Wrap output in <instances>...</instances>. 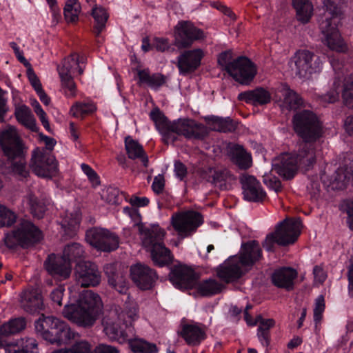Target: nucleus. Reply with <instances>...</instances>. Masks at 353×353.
I'll return each mask as SVG.
<instances>
[{
    "label": "nucleus",
    "mask_w": 353,
    "mask_h": 353,
    "mask_svg": "<svg viewBox=\"0 0 353 353\" xmlns=\"http://www.w3.org/2000/svg\"><path fill=\"white\" fill-rule=\"evenodd\" d=\"M70 300L62 314L65 318L81 327L92 326L102 312L101 297L91 290L77 291V287L69 288Z\"/></svg>",
    "instance_id": "f257e3e1"
},
{
    "label": "nucleus",
    "mask_w": 353,
    "mask_h": 353,
    "mask_svg": "<svg viewBox=\"0 0 353 353\" xmlns=\"http://www.w3.org/2000/svg\"><path fill=\"white\" fill-rule=\"evenodd\" d=\"M296 132L304 140L296 152L292 154L299 168L308 169L315 162L316 154L311 143L322 134L321 124L316 116L310 110L297 112L293 119Z\"/></svg>",
    "instance_id": "f03ea898"
},
{
    "label": "nucleus",
    "mask_w": 353,
    "mask_h": 353,
    "mask_svg": "<svg viewBox=\"0 0 353 353\" xmlns=\"http://www.w3.org/2000/svg\"><path fill=\"white\" fill-rule=\"evenodd\" d=\"M123 212L128 215L139 230L143 246L151 253L152 259L159 266H163L172 261V256L163 243L165 234L164 230L158 225L145 226L140 223L141 216L138 210L134 208L125 207Z\"/></svg>",
    "instance_id": "7ed1b4c3"
},
{
    "label": "nucleus",
    "mask_w": 353,
    "mask_h": 353,
    "mask_svg": "<svg viewBox=\"0 0 353 353\" xmlns=\"http://www.w3.org/2000/svg\"><path fill=\"white\" fill-rule=\"evenodd\" d=\"M261 256V250L256 241L245 243L238 256L229 257L220 265L218 276L227 283L234 281L248 272Z\"/></svg>",
    "instance_id": "20e7f679"
},
{
    "label": "nucleus",
    "mask_w": 353,
    "mask_h": 353,
    "mask_svg": "<svg viewBox=\"0 0 353 353\" xmlns=\"http://www.w3.org/2000/svg\"><path fill=\"white\" fill-rule=\"evenodd\" d=\"M323 4L325 11L319 22L321 41L329 50L345 53L348 51V46L337 28V15L340 10L330 0H324Z\"/></svg>",
    "instance_id": "39448f33"
},
{
    "label": "nucleus",
    "mask_w": 353,
    "mask_h": 353,
    "mask_svg": "<svg viewBox=\"0 0 353 353\" xmlns=\"http://www.w3.org/2000/svg\"><path fill=\"white\" fill-rule=\"evenodd\" d=\"M0 146L4 155L8 159H19L12 165L14 174L26 178L28 172L26 168L25 161L23 159V146L14 127L8 126L0 131Z\"/></svg>",
    "instance_id": "423d86ee"
},
{
    "label": "nucleus",
    "mask_w": 353,
    "mask_h": 353,
    "mask_svg": "<svg viewBox=\"0 0 353 353\" xmlns=\"http://www.w3.org/2000/svg\"><path fill=\"white\" fill-rule=\"evenodd\" d=\"M84 254V250L79 243L68 244L64 248L62 256L50 254L44 266L50 274L61 279H67L71 273V262L83 257Z\"/></svg>",
    "instance_id": "0eeeda50"
},
{
    "label": "nucleus",
    "mask_w": 353,
    "mask_h": 353,
    "mask_svg": "<svg viewBox=\"0 0 353 353\" xmlns=\"http://www.w3.org/2000/svg\"><path fill=\"white\" fill-rule=\"evenodd\" d=\"M230 50L221 52L218 57V63L225 70L233 79L241 84L248 85L256 74V69L252 61L246 57H241L232 61Z\"/></svg>",
    "instance_id": "6e6552de"
},
{
    "label": "nucleus",
    "mask_w": 353,
    "mask_h": 353,
    "mask_svg": "<svg viewBox=\"0 0 353 353\" xmlns=\"http://www.w3.org/2000/svg\"><path fill=\"white\" fill-rule=\"evenodd\" d=\"M302 228L301 220L286 219L276 228L275 232L268 234L263 243L264 248L268 251H274L276 244L288 245L294 243L301 234Z\"/></svg>",
    "instance_id": "1a4fd4ad"
},
{
    "label": "nucleus",
    "mask_w": 353,
    "mask_h": 353,
    "mask_svg": "<svg viewBox=\"0 0 353 353\" xmlns=\"http://www.w3.org/2000/svg\"><path fill=\"white\" fill-rule=\"evenodd\" d=\"M343 87L342 97L344 103L350 108H353V78L352 77H338L332 84V87L325 94L320 96V100L323 103H334L339 98L341 87ZM346 131L350 134H353V116L348 117L345 122Z\"/></svg>",
    "instance_id": "9d476101"
},
{
    "label": "nucleus",
    "mask_w": 353,
    "mask_h": 353,
    "mask_svg": "<svg viewBox=\"0 0 353 353\" xmlns=\"http://www.w3.org/2000/svg\"><path fill=\"white\" fill-rule=\"evenodd\" d=\"M207 134L206 128L201 124L189 119H179L174 121L169 128L163 131V141L165 143H174L176 135L187 138L201 139Z\"/></svg>",
    "instance_id": "9b49d317"
},
{
    "label": "nucleus",
    "mask_w": 353,
    "mask_h": 353,
    "mask_svg": "<svg viewBox=\"0 0 353 353\" xmlns=\"http://www.w3.org/2000/svg\"><path fill=\"white\" fill-rule=\"evenodd\" d=\"M290 64L292 70L300 78H308L312 74L320 72L323 68L322 59L307 50L297 51Z\"/></svg>",
    "instance_id": "f8f14e48"
},
{
    "label": "nucleus",
    "mask_w": 353,
    "mask_h": 353,
    "mask_svg": "<svg viewBox=\"0 0 353 353\" xmlns=\"http://www.w3.org/2000/svg\"><path fill=\"white\" fill-rule=\"evenodd\" d=\"M30 168L38 176L51 178L57 172V162L51 152L37 148L32 152Z\"/></svg>",
    "instance_id": "ddd939ff"
},
{
    "label": "nucleus",
    "mask_w": 353,
    "mask_h": 353,
    "mask_svg": "<svg viewBox=\"0 0 353 353\" xmlns=\"http://www.w3.org/2000/svg\"><path fill=\"white\" fill-rule=\"evenodd\" d=\"M203 223L201 214L194 211H187L174 214L171 217V224L181 238L194 233Z\"/></svg>",
    "instance_id": "4468645a"
},
{
    "label": "nucleus",
    "mask_w": 353,
    "mask_h": 353,
    "mask_svg": "<svg viewBox=\"0 0 353 353\" xmlns=\"http://www.w3.org/2000/svg\"><path fill=\"white\" fill-rule=\"evenodd\" d=\"M87 242L98 250L110 252L119 247V237L103 228H92L86 232Z\"/></svg>",
    "instance_id": "2eb2a0df"
},
{
    "label": "nucleus",
    "mask_w": 353,
    "mask_h": 353,
    "mask_svg": "<svg viewBox=\"0 0 353 353\" xmlns=\"http://www.w3.org/2000/svg\"><path fill=\"white\" fill-rule=\"evenodd\" d=\"M74 276L77 285L84 288L97 286L101 279L97 265L90 261L78 263L74 268Z\"/></svg>",
    "instance_id": "dca6fc26"
},
{
    "label": "nucleus",
    "mask_w": 353,
    "mask_h": 353,
    "mask_svg": "<svg viewBox=\"0 0 353 353\" xmlns=\"http://www.w3.org/2000/svg\"><path fill=\"white\" fill-rule=\"evenodd\" d=\"M102 325L105 334L110 340L123 343L129 339L128 330H123V325H121V316L116 311L109 312L103 318Z\"/></svg>",
    "instance_id": "f3484780"
},
{
    "label": "nucleus",
    "mask_w": 353,
    "mask_h": 353,
    "mask_svg": "<svg viewBox=\"0 0 353 353\" xmlns=\"http://www.w3.org/2000/svg\"><path fill=\"white\" fill-rule=\"evenodd\" d=\"M204 37L203 32L189 21H180L175 27V45L178 48L189 47Z\"/></svg>",
    "instance_id": "a211bd4d"
},
{
    "label": "nucleus",
    "mask_w": 353,
    "mask_h": 353,
    "mask_svg": "<svg viewBox=\"0 0 353 353\" xmlns=\"http://www.w3.org/2000/svg\"><path fill=\"white\" fill-rule=\"evenodd\" d=\"M324 174L321 179L324 184L332 190H343L350 183L353 177V158L349 159L345 165L339 167L330 179L326 181Z\"/></svg>",
    "instance_id": "6ab92c4d"
},
{
    "label": "nucleus",
    "mask_w": 353,
    "mask_h": 353,
    "mask_svg": "<svg viewBox=\"0 0 353 353\" xmlns=\"http://www.w3.org/2000/svg\"><path fill=\"white\" fill-rule=\"evenodd\" d=\"M170 281L179 290L193 288L196 284V277L194 271L183 265L175 266L170 274Z\"/></svg>",
    "instance_id": "aec40b11"
},
{
    "label": "nucleus",
    "mask_w": 353,
    "mask_h": 353,
    "mask_svg": "<svg viewBox=\"0 0 353 353\" xmlns=\"http://www.w3.org/2000/svg\"><path fill=\"white\" fill-rule=\"evenodd\" d=\"M130 276L134 283L141 290L150 289L157 278L153 270L141 263L131 266Z\"/></svg>",
    "instance_id": "412c9836"
},
{
    "label": "nucleus",
    "mask_w": 353,
    "mask_h": 353,
    "mask_svg": "<svg viewBox=\"0 0 353 353\" xmlns=\"http://www.w3.org/2000/svg\"><path fill=\"white\" fill-rule=\"evenodd\" d=\"M204 55L203 50L200 48L185 50L181 53L177 63L180 74H187L196 70L200 66Z\"/></svg>",
    "instance_id": "4be33fe9"
},
{
    "label": "nucleus",
    "mask_w": 353,
    "mask_h": 353,
    "mask_svg": "<svg viewBox=\"0 0 353 353\" xmlns=\"http://www.w3.org/2000/svg\"><path fill=\"white\" fill-rule=\"evenodd\" d=\"M12 94V103L14 107V116L21 125L34 131L37 129L36 120L30 109L22 102L18 92L14 90Z\"/></svg>",
    "instance_id": "5701e85b"
},
{
    "label": "nucleus",
    "mask_w": 353,
    "mask_h": 353,
    "mask_svg": "<svg viewBox=\"0 0 353 353\" xmlns=\"http://www.w3.org/2000/svg\"><path fill=\"white\" fill-rule=\"evenodd\" d=\"M298 168L297 162L291 153L281 154L272 161V170L286 179L294 177Z\"/></svg>",
    "instance_id": "b1692460"
},
{
    "label": "nucleus",
    "mask_w": 353,
    "mask_h": 353,
    "mask_svg": "<svg viewBox=\"0 0 353 353\" xmlns=\"http://www.w3.org/2000/svg\"><path fill=\"white\" fill-rule=\"evenodd\" d=\"M274 98L283 109L296 110L303 104L302 99L287 84H281L277 88Z\"/></svg>",
    "instance_id": "393cba45"
},
{
    "label": "nucleus",
    "mask_w": 353,
    "mask_h": 353,
    "mask_svg": "<svg viewBox=\"0 0 353 353\" xmlns=\"http://www.w3.org/2000/svg\"><path fill=\"white\" fill-rule=\"evenodd\" d=\"M13 236L19 243L25 245L39 241L41 233L31 221L21 220L18 228L13 231Z\"/></svg>",
    "instance_id": "a878e982"
},
{
    "label": "nucleus",
    "mask_w": 353,
    "mask_h": 353,
    "mask_svg": "<svg viewBox=\"0 0 353 353\" xmlns=\"http://www.w3.org/2000/svg\"><path fill=\"white\" fill-rule=\"evenodd\" d=\"M243 193L245 199L249 201H260L265 196V192L260 183L253 176L243 174L241 176Z\"/></svg>",
    "instance_id": "bb28decb"
},
{
    "label": "nucleus",
    "mask_w": 353,
    "mask_h": 353,
    "mask_svg": "<svg viewBox=\"0 0 353 353\" xmlns=\"http://www.w3.org/2000/svg\"><path fill=\"white\" fill-rule=\"evenodd\" d=\"M85 60L86 59L83 55L76 53L71 54L63 60L61 65L58 66L59 74H61V71L71 76H74L76 74H83Z\"/></svg>",
    "instance_id": "cd10ccee"
},
{
    "label": "nucleus",
    "mask_w": 353,
    "mask_h": 353,
    "mask_svg": "<svg viewBox=\"0 0 353 353\" xmlns=\"http://www.w3.org/2000/svg\"><path fill=\"white\" fill-rule=\"evenodd\" d=\"M21 304L28 312H35L43 308V298L37 289L24 291L21 295Z\"/></svg>",
    "instance_id": "c85d7f7f"
},
{
    "label": "nucleus",
    "mask_w": 353,
    "mask_h": 353,
    "mask_svg": "<svg viewBox=\"0 0 353 353\" xmlns=\"http://www.w3.org/2000/svg\"><path fill=\"white\" fill-rule=\"evenodd\" d=\"M239 99L254 105H263L270 102L272 96L268 90L260 87L240 93Z\"/></svg>",
    "instance_id": "c756f323"
},
{
    "label": "nucleus",
    "mask_w": 353,
    "mask_h": 353,
    "mask_svg": "<svg viewBox=\"0 0 353 353\" xmlns=\"http://www.w3.org/2000/svg\"><path fill=\"white\" fill-rule=\"evenodd\" d=\"M297 276L296 271L291 268H282L276 270L272 276L273 283L279 288L288 290L292 289L294 280Z\"/></svg>",
    "instance_id": "7c9ffc66"
},
{
    "label": "nucleus",
    "mask_w": 353,
    "mask_h": 353,
    "mask_svg": "<svg viewBox=\"0 0 353 353\" xmlns=\"http://www.w3.org/2000/svg\"><path fill=\"white\" fill-rule=\"evenodd\" d=\"M76 334L65 322L58 319L49 342L59 345L66 344L74 339Z\"/></svg>",
    "instance_id": "2f4dec72"
},
{
    "label": "nucleus",
    "mask_w": 353,
    "mask_h": 353,
    "mask_svg": "<svg viewBox=\"0 0 353 353\" xmlns=\"http://www.w3.org/2000/svg\"><path fill=\"white\" fill-rule=\"evenodd\" d=\"M105 274L108 278V283L116 290L121 294H125L128 291V283L125 278L121 273L116 272L114 264H108L104 268Z\"/></svg>",
    "instance_id": "473e14b6"
},
{
    "label": "nucleus",
    "mask_w": 353,
    "mask_h": 353,
    "mask_svg": "<svg viewBox=\"0 0 353 353\" xmlns=\"http://www.w3.org/2000/svg\"><path fill=\"white\" fill-rule=\"evenodd\" d=\"M58 319H59L54 316H45L42 314L39 319L35 321L37 332L45 340L50 341Z\"/></svg>",
    "instance_id": "72a5a7b5"
},
{
    "label": "nucleus",
    "mask_w": 353,
    "mask_h": 353,
    "mask_svg": "<svg viewBox=\"0 0 353 353\" xmlns=\"http://www.w3.org/2000/svg\"><path fill=\"white\" fill-rule=\"evenodd\" d=\"M125 147L130 159H139L145 167L148 166V157L142 145L138 141L132 139L130 137H127L125 139Z\"/></svg>",
    "instance_id": "f704fd0d"
},
{
    "label": "nucleus",
    "mask_w": 353,
    "mask_h": 353,
    "mask_svg": "<svg viewBox=\"0 0 353 353\" xmlns=\"http://www.w3.org/2000/svg\"><path fill=\"white\" fill-rule=\"evenodd\" d=\"M6 353H38L37 343L33 338L21 339L14 344L9 345Z\"/></svg>",
    "instance_id": "c9c22d12"
},
{
    "label": "nucleus",
    "mask_w": 353,
    "mask_h": 353,
    "mask_svg": "<svg viewBox=\"0 0 353 353\" xmlns=\"http://www.w3.org/2000/svg\"><path fill=\"white\" fill-rule=\"evenodd\" d=\"M119 314L121 319H124L125 329L132 334L134 329L131 327L132 323L139 319V310L137 303L128 296L124 312Z\"/></svg>",
    "instance_id": "e433bc0d"
},
{
    "label": "nucleus",
    "mask_w": 353,
    "mask_h": 353,
    "mask_svg": "<svg viewBox=\"0 0 353 353\" xmlns=\"http://www.w3.org/2000/svg\"><path fill=\"white\" fill-rule=\"evenodd\" d=\"M182 335L190 345H198L205 338V331L198 325H186L183 328Z\"/></svg>",
    "instance_id": "4c0bfd02"
},
{
    "label": "nucleus",
    "mask_w": 353,
    "mask_h": 353,
    "mask_svg": "<svg viewBox=\"0 0 353 353\" xmlns=\"http://www.w3.org/2000/svg\"><path fill=\"white\" fill-rule=\"evenodd\" d=\"M23 203L27 206L32 214L38 219L43 217L46 210V206L44 202L40 201L37 196L32 193H29L25 197Z\"/></svg>",
    "instance_id": "58836bf2"
},
{
    "label": "nucleus",
    "mask_w": 353,
    "mask_h": 353,
    "mask_svg": "<svg viewBox=\"0 0 353 353\" xmlns=\"http://www.w3.org/2000/svg\"><path fill=\"white\" fill-rule=\"evenodd\" d=\"M292 5L296 12L297 19L307 23L313 12V6L310 0H292Z\"/></svg>",
    "instance_id": "ea45409f"
},
{
    "label": "nucleus",
    "mask_w": 353,
    "mask_h": 353,
    "mask_svg": "<svg viewBox=\"0 0 353 353\" xmlns=\"http://www.w3.org/2000/svg\"><path fill=\"white\" fill-rule=\"evenodd\" d=\"M230 155L232 161L239 168L246 169L252 164L251 156L240 145H234L231 148Z\"/></svg>",
    "instance_id": "a19ab883"
},
{
    "label": "nucleus",
    "mask_w": 353,
    "mask_h": 353,
    "mask_svg": "<svg viewBox=\"0 0 353 353\" xmlns=\"http://www.w3.org/2000/svg\"><path fill=\"white\" fill-rule=\"evenodd\" d=\"M128 333L129 339L127 340V341H128L130 347L134 352L157 353L158 352V349L155 344L150 343L139 339H132V336L134 335V333L132 334L130 332Z\"/></svg>",
    "instance_id": "79ce46f5"
},
{
    "label": "nucleus",
    "mask_w": 353,
    "mask_h": 353,
    "mask_svg": "<svg viewBox=\"0 0 353 353\" xmlns=\"http://www.w3.org/2000/svg\"><path fill=\"white\" fill-rule=\"evenodd\" d=\"M26 325V322L24 318L12 319L0 327V334L8 336L17 334L23 330Z\"/></svg>",
    "instance_id": "37998d69"
},
{
    "label": "nucleus",
    "mask_w": 353,
    "mask_h": 353,
    "mask_svg": "<svg viewBox=\"0 0 353 353\" xmlns=\"http://www.w3.org/2000/svg\"><path fill=\"white\" fill-rule=\"evenodd\" d=\"M210 128L212 130L227 132L234 130L235 126L229 118H220L218 117H211L208 121Z\"/></svg>",
    "instance_id": "c03bdc74"
},
{
    "label": "nucleus",
    "mask_w": 353,
    "mask_h": 353,
    "mask_svg": "<svg viewBox=\"0 0 353 353\" xmlns=\"http://www.w3.org/2000/svg\"><path fill=\"white\" fill-rule=\"evenodd\" d=\"M81 7L78 0H67L63 9L65 20L70 23L78 21Z\"/></svg>",
    "instance_id": "a18cd8bd"
},
{
    "label": "nucleus",
    "mask_w": 353,
    "mask_h": 353,
    "mask_svg": "<svg viewBox=\"0 0 353 353\" xmlns=\"http://www.w3.org/2000/svg\"><path fill=\"white\" fill-rule=\"evenodd\" d=\"M59 78L61 80V91L68 98H73L77 95V86L73 80V76L68 75L61 71Z\"/></svg>",
    "instance_id": "49530a36"
},
{
    "label": "nucleus",
    "mask_w": 353,
    "mask_h": 353,
    "mask_svg": "<svg viewBox=\"0 0 353 353\" xmlns=\"http://www.w3.org/2000/svg\"><path fill=\"white\" fill-rule=\"evenodd\" d=\"M97 109L92 102H77L70 108V114L75 118H83L88 114L92 113Z\"/></svg>",
    "instance_id": "de8ad7c7"
},
{
    "label": "nucleus",
    "mask_w": 353,
    "mask_h": 353,
    "mask_svg": "<svg viewBox=\"0 0 353 353\" xmlns=\"http://www.w3.org/2000/svg\"><path fill=\"white\" fill-rule=\"evenodd\" d=\"M80 220L81 214L78 210L69 214L67 212L61 221V227L64 229L65 234L71 235L78 227Z\"/></svg>",
    "instance_id": "09e8293b"
},
{
    "label": "nucleus",
    "mask_w": 353,
    "mask_h": 353,
    "mask_svg": "<svg viewBox=\"0 0 353 353\" xmlns=\"http://www.w3.org/2000/svg\"><path fill=\"white\" fill-rule=\"evenodd\" d=\"M92 15L95 20L94 33L99 36L105 28L108 15L104 8L96 6L92 9Z\"/></svg>",
    "instance_id": "8fccbe9b"
},
{
    "label": "nucleus",
    "mask_w": 353,
    "mask_h": 353,
    "mask_svg": "<svg viewBox=\"0 0 353 353\" xmlns=\"http://www.w3.org/2000/svg\"><path fill=\"white\" fill-rule=\"evenodd\" d=\"M210 182L215 186L223 189L225 187L226 181L230 178V172L225 168H217L210 171Z\"/></svg>",
    "instance_id": "3c124183"
},
{
    "label": "nucleus",
    "mask_w": 353,
    "mask_h": 353,
    "mask_svg": "<svg viewBox=\"0 0 353 353\" xmlns=\"http://www.w3.org/2000/svg\"><path fill=\"white\" fill-rule=\"evenodd\" d=\"M222 285L213 279L201 282L198 285V290L203 296H210L221 291Z\"/></svg>",
    "instance_id": "603ef678"
},
{
    "label": "nucleus",
    "mask_w": 353,
    "mask_h": 353,
    "mask_svg": "<svg viewBox=\"0 0 353 353\" xmlns=\"http://www.w3.org/2000/svg\"><path fill=\"white\" fill-rule=\"evenodd\" d=\"M151 119L155 123L157 129L163 136L164 129L169 128L172 122H170L165 117L163 114L159 109H154L150 114Z\"/></svg>",
    "instance_id": "864d4df0"
},
{
    "label": "nucleus",
    "mask_w": 353,
    "mask_h": 353,
    "mask_svg": "<svg viewBox=\"0 0 353 353\" xmlns=\"http://www.w3.org/2000/svg\"><path fill=\"white\" fill-rule=\"evenodd\" d=\"M17 219V215L14 212L3 205L0 210V226H10Z\"/></svg>",
    "instance_id": "5fc2aeb1"
},
{
    "label": "nucleus",
    "mask_w": 353,
    "mask_h": 353,
    "mask_svg": "<svg viewBox=\"0 0 353 353\" xmlns=\"http://www.w3.org/2000/svg\"><path fill=\"white\" fill-rule=\"evenodd\" d=\"M67 353H94L91 350L90 344L86 341H79L76 342L70 348H65Z\"/></svg>",
    "instance_id": "6e6d98bb"
},
{
    "label": "nucleus",
    "mask_w": 353,
    "mask_h": 353,
    "mask_svg": "<svg viewBox=\"0 0 353 353\" xmlns=\"http://www.w3.org/2000/svg\"><path fill=\"white\" fill-rule=\"evenodd\" d=\"M325 310V299L323 296L319 295L315 301L314 308V321L317 323L322 317V314Z\"/></svg>",
    "instance_id": "4d7b16f0"
},
{
    "label": "nucleus",
    "mask_w": 353,
    "mask_h": 353,
    "mask_svg": "<svg viewBox=\"0 0 353 353\" xmlns=\"http://www.w3.org/2000/svg\"><path fill=\"white\" fill-rule=\"evenodd\" d=\"M81 168L83 173L88 176L92 185L96 187L99 185L100 181L97 172L88 165L82 163Z\"/></svg>",
    "instance_id": "13d9d810"
},
{
    "label": "nucleus",
    "mask_w": 353,
    "mask_h": 353,
    "mask_svg": "<svg viewBox=\"0 0 353 353\" xmlns=\"http://www.w3.org/2000/svg\"><path fill=\"white\" fill-rule=\"evenodd\" d=\"M52 17V23L57 24L61 17L60 8L58 6L57 0H46Z\"/></svg>",
    "instance_id": "bf43d9fd"
},
{
    "label": "nucleus",
    "mask_w": 353,
    "mask_h": 353,
    "mask_svg": "<svg viewBox=\"0 0 353 353\" xmlns=\"http://www.w3.org/2000/svg\"><path fill=\"white\" fill-rule=\"evenodd\" d=\"M152 47L158 51L164 52L169 49L170 43L167 39L155 37L152 41Z\"/></svg>",
    "instance_id": "052dcab7"
},
{
    "label": "nucleus",
    "mask_w": 353,
    "mask_h": 353,
    "mask_svg": "<svg viewBox=\"0 0 353 353\" xmlns=\"http://www.w3.org/2000/svg\"><path fill=\"white\" fill-rule=\"evenodd\" d=\"M263 182L268 188L274 190L275 192L281 190V182L275 177H272L268 174L265 175L263 176Z\"/></svg>",
    "instance_id": "680f3d73"
},
{
    "label": "nucleus",
    "mask_w": 353,
    "mask_h": 353,
    "mask_svg": "<svg viewBox=\"0 0 353 353\" xmlns=\"http://www.w3.org/2000/svg\"><path fill=\"white\" fill-rule=\"evenodd\" d=\"M343 210H345L347 215V223L349 227L353 230V201H345L341 205Z\"/></svg>",
    "instance_id": "e2e57ef3"
},
{
    "label": "nucleus",
    "mask_w": 353,
    "mask_h": 353,
    "mask_svg": "<svg viewBox=\"0 0 353 353\" xmlns=\"http://www.w3.org/2000/svg\"><path fill=\"white\" fill-rule=\"evenodd\" d=\"M165 83L163 76L160 74L151 75L148 85L153 89H157Z\"/></svg>",
    "instance_id": "0e129e2a"
},
{
    "label": "nucleus",
    "mask_w": 353,
    "mask_h": 353,
    "mask_svg": "<svg viewBox=\"0 0 353 353\" xmlns=\"http://www.w3.org/2000/svg\"><path fill=\"white\" fill-rule=\"evenodd\" d=\"M257 322L259 323L258 330L265 332H269V330L275 324L273 319H263L261 316L257 317Z\"/></svg>",
    "instance_id": "69168bd1"
},
{
    "label": "nucleus",
    "mask_w": 353,
    "mask_h": 353,
    "mask_svg": "<svg viewBox=\"0 0 353 353\" xmlns=\"http://www.w3.org/2000/svg\"><path fill=\"white\" fill-rule=\"evenodd\" d=\"M128 201L134 208L145 207L149 203V199L145 196H132Z\"/></svg>",
    "instance_id": "338daca9"
},
{
    "label": "nucleus",
    "mask_w": 353,
    "mask_h": 353,
    "mask_svg": "<svg viewBox=\"0 0 353 353\" xmlns=\"http://www.w3.org/2000/svg\"><path fill=\"white\" fill-rule=\"evenodd\" d=\"M94 353H119V351L113 346L100 344L95 347Z\"/></svg>",
    "instance_id": "774afa93"
}]
</instances>
